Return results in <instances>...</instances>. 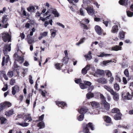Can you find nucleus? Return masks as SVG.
Returning <instances> with one entry per match:
<instances>
[{
    "label": "nucleus",
    "instance_id": "1",
    "mask_svg": "<svg viewBox=\"0 0 133 133\" xmlns=\"http://www.w3.org/2000/svg\"><path fill=\"white\" fill-rule=\"evenodd\" d=\"M10 45L11 44H5L4 47L3 51L5 55L6 56V58H5V56H4L3 57L2 61V65L3 66L4 65L5 63V64L7 63L10 59L9 56L7 55V51H10L11 50Z\"/></svg>",
    "mask_w": 133,
    "mask_h": 133
},
{
    "label": "nucleus",
    "instance_id": "2",
    "mask_svg": "<svg viewBox=\"0 0 133 133\" xmlns=\"http://www.w3.org/2000/svg\"><path fill=\"white\" fill-rule=\"evenodd\" d=\"M104 88L106 89L108 91L110 92V94L113 95V98L114 100L115 101H118L119 99V95L118 93L114 92L113 90L111 89V88L106 85H105Z\"/></svg>",
    "mask_w": 133,
    "mask_h": 133
},
{
    "label": "nucleus",
    "instance_id": "3",
    "mask_svg": "<svg viewBox=\"0 0 133 133\" xmlns=\"http://www.w3.org/2000/svg\"><path fill=\"white\" fill-rule=\"evenodd\" d=\"M89 128H90L92 130H94V127L92 123L90 122L88 124L84 125L83 131L84 133H90L89 132Z\"/></svg>",
    "mask_w": 133,
    "mask_h": 133
},
{
    "label": "nucleus",
    "instance_id": "4",
    "mask_svg": "<svg viewBox=\"0 0 133 133\" xmlns=\"http://www.w3.org/2000/svg\"><path fill=\"white\" fill-rule=\"evenodd\" d=\"M122 96L124 99L130 100L132 98V95L130 94L128 92L124 91L122 92Z\"/></svg>",
    "mask_w": 133,
    "mask_h": 133
},
{
    "label": "nucleus",
    "instance_id": "5",
    "mask_svg": "<svg viewBox=\"0 0 133 133\" xmlns=\"http://www.w3.org/2000/svg\"><path fill=\"white\" fill-rule=\"evenodd\" d=\"M2 38L4 42L8 41V42L11 41V36L7 32H4L2 34Z\"/></svg>",
    "mask_w": 133,
    "mask_h": 133
},
{
    "label": "nucleus",
    "instance_id": "6",
    "mask_svg": "<svg viewBox=\"0 0 133 133\" xmlns=\"http://www.w3.org/2000/svg\"><path fill=\"white\" fill-rule=\"evenodd\" d=\"M89 89L88 91L89 93L87 94L86 95V97L88 99H89L90 98L93 97L94 96L93 93H91L92 90L93 89L94 86L91 85V84H89Z\"/></svg>",
    "mask_w": 133,
    "mask_h": 133
},
{
    "label": "nucleus",
    "instance_id": "7",
    "mask_svg": "<svg viewBox=\"0 0 133 133\" xmlns=\"http://www.w3.org/2000/svg\"><path fill=\"white\" fill-rule=\"evenodd\" d=\"M14 58L19 63L22 64L24 61V59L23 57L19 56L17 52L15 53L14 54Z\"/></svg>",
    "mask_w": 133,
    "mask_h": 133
},
{
    "label": "nucleus",
    "instance_id": "8",
    "mask_svg": "<svg viewBox=\"0 0 133 133\" xmlns=\"http://www.w3.org/2000/svg\"><path fill=\"white\" fill-rule=\"evenodd\" d=\"M2 24H5L3 26L4 28H7L8 25L7 21L8 20V18L7 17V15H4L2 17Z\"/></svg>",
    "mask_w": 133,
    "mask_h": 133
},
{
    "label": "nucleus",
    "instance_id": "9",
    "mask_svg": "<svg viewBox=\"0 0 133 133\" xmlns=\"http://www.w3.org/2000/svg\"><path fill=\"white\" fill-rule=\"evenodd\" d=\"M95 29L97 33L99 35H102L103 30L99 26L96 25Z\"/></svg>",
    "mask_w": 133,
    "mask_h": 133
},
{
    "label": "nucleus",
    "instance_id": "10",
    "mask_svg": "<svg viewBox=\"0 0 133 133\" xmlns=\"http://www.w3.org/2000/svg\"><path fill=\"white\" fill-rule=\"evenodd\" d=\"M56 104L59 107H60L62 109H63L64 107L66 106V103L63 102L57 101L56 102Z\"/></svg>",
    "mask_w": 133,
    "mask_h": 133
},
{
    "label": "nucleus",
    "instance_id": "11",
    "mask_svg": "<svg viewBox=\"0 0 133 133\" xmlns=\"http://www.w3.org/2000/svg\"><path fill=\"white\" fill-rule=\"evenodd\" d=\"M104 108L107 110H108L110 108V105L109 103L106 101L102 103Z\"/></svg>",
    "mask_w": 133,
    "mask_h": 133
},
{
    "label": "nucleus",
    "instance_id": "12",
    "mask_svg": "<svg viewBox=\"0 0 133 133\" xmlns=\"http://www.w3.org/2000/svg\"><path fill=\"white\" fill-rule=\"evenodd\" d=\"M118 31L117 25H114L112 28L111 32L113 33H117Z\"/></svg>",
    "mask_w": 133,
    "mask_h": 133
},
{
    "label": "nucleus",
    "instance_id": "13",
    "mask_svg": "<svg viewBox=\"0 0 133 133\" xmlns=\"http://www.w3.org/2000/svg\"><path fill=\"white\" fill-rule=\"evenodd\" d=\"M19 87L17 85L15 86L12 88V94L14 95L15 94L16 92H19Z\"/></svg>",
    "mask_w": 133,
    "mask_h": 133
},
{
    "label": "nucleus",
    "instance_id": "14",
    "mask_svg": "<svg viewBox=\"0 0 133 133\" xmlns=\"http://www.w3.org/2000/svg\"><path fill=\"white\" fill-rule=\"evenodd\" d=\"M128 0H120L118 2L121 5L126 6L128 5Z\"/></svg>",
    "mask_w": 133,
    "mask_h": 133
},
{
    "label": "nucleus",
    "instance_id": "15",
    "mask_svg": "<svg viewBox=\"0 0 133 133\" xmlns=\"http://www.w3.org/2000/svg\"><path fill=\"white\" fill-rule=\"evenodd\" d=\"M88 110V109L86 107H84L81 108L80 110H78V111L80 114H84L87 112Z\"/></svg>",
    "mask_w": 133,
    "mask_h": 133
},
{
    "label": "nucleus",
    "instance_id": "16",
    "mask_svg": "<svg viewBox=\"0 0 133 133\" xmlns=\"http://www.w3.org/2000/svg\"><path fill=\"white\" fill-rule=\"evenodd\" d=\"M25 116L26 118L24 120V122H29L32 120V119L30 114L26 115H25Z\"/></svg>",
    "mask_w": 133,
    "mask_h": 133
},
{
    "label": "nucleus",
    "instance_id": "17",
    "mask_svg": "<svg viewBox=\"0 0 133 133\" xmlns=\"http://www.w3.org/2000/svg\"><path fill=\"white\" fill-rule=\"evenodd\" d=\"M27 42L29 44H31L34 41V39L30 36L29 34L27 35Z\"/></svg>",
    "mask_w": 133,
    "mask_h": 133
},
{
    "label": "nucleus",
    "instance_id": "18",
    "mask_svg": "<svg viewBox=\"0 0 133 133\" xmlns=\"http://www.w3.org/2000/svg\"><path fill=\"white\" fill-rule=\"evenodd\" d=\"M122 114L120 112L114 115V118L116 120H120L121 119Z\"/></svg>",
    "mask_w": 133,
    "mask_h": 133
},
{
    "label": "nucleus",
    "instance_id": "19",
    "mask_svg": "<svg viewBox=\"0 0 133 133\" xmlns=\"http://www.w3.org/2000/svg\"><path fill=\"white\" fill-rule=\"evenodd\" d=\"M125 32L123 31H120L119 33V37L121 39L123 40L125 38Z\"/></svg>",
    "mask_w": 133,
    "mask_h": 133
},
{
    "label": "nucleus",
    "instance_id": "20",
    "mask_svg": "<svg viewBox=\"0 0 133 133\" xmlns=\"http://www.w3.org/2000/svg\"><path fill=\"white\" fill-rule=\"evenodd\" d=\"M90 102L91 103V106L94 108H97L99 106L98 103L95 101Z\"/></svg>",
    "mask_w": 133,
    "mask_h": 133
},
{
    "label": "nucleus",
    "instance_id": "21",
    "mask_svg": "<svg viewBox=\"0 0 133 133\" xmlns=\"http://www.w3.org/2000/svg\"><path fill=\"white\" fill-rule=\"evenodd\" d=\"M63 64H61H61L59 63H56L55 64V68L58 70H60L61 69L62 67L63 66Z\"/></svg>",
    "mask_w": 133,
    "mask_h": 133
},
{
    "label": "nucleus",
    "instance_id": "22",
    "mask_svg": "<svg viewBox=\"0 0 133 133\" xmlns=\"http://www.w3.org/2000/svg\"><path fill=\"white\" fill-rule=\"evenodd\" d=\"M97 81L100 83H106L107 82L106 79L104 77H101L98 79Z\"/></svg>",
    "mask_w": 133,
    "mask_h": 133
},
{
    "label": "nucleus",
    "instance_id": "23",
    "mask_svg": "<svg viewBox=\"0 0 133 133\" xmlns=\"http://www.w3.org/2000/svg\"><path fill=\"white\" fill-rule=\"evenodd\" d=\"M88 84H79V86L81 89H84L88 87L89 85Z\"/></svg>",
    "mask_w": 133,
    "mask_h": 133
},
{
    "label": "nucleus",
    "instance_id": "24",
    "mask_svg": "<svg viewBox=\"0 0 133 133\" xmlns=\"http://www.w3.org/2000/svg\"><path fill=\"white\" fill-rule=\"evenodd\" d=\"M95 74H96L103 75H104V73L103 70H98L96 72Z\"/></svg>",
    "mask_w": 133,
    "mask_h": 133
},
{
    "label": "nucleus",
    "instance_id": "25",
    "mask_svg": "<svg viewBox=\"0 0 133 133\" xmlns=\"http://www.w3.org/2000/svg\"><path fill=\"white\" fill-rule=\"evenodd\" d=\"M17 125H19L22 126V127H26L29 125V123L26 122H23L20 123L19 122H18L16 123Z\"/></svg>",
    "mask_w": 133,
    "mask_h": 133
},
{
    "label": "nucleus",
    "instance_id": "26",
    "mask_svg": "<svg viewBox=\"0 0 133 133\" xmlns=\"http://www.w3.org/2000/svg\"><path fill=\"white\" fill-rule=\"evenodd\" d=\"M14 111L12 109L8 111L5 112V115L7 116H9L14 113Z\"/></svg>",
    "mask_w": 133,
    "mask_h": 133
},
{
    "label": "nucleus",
    "instance_id": "27",
    "mask_svg": "<svg viewBox=\"0 0 133 133\" xmlns=\"http://www.w3.org/2000/svg\"><path fill=\"white\" fill-rule=\"evenodd\" d=\"M122 47L118 45H116L112 47V50L114 51H117L121 50Z\"/></svg>",
    "mask_w": 133,
    "mask_h": 133
},
{
    "label": "nucleus",
    "instance_id": "28",
    "mask_svg": "<svg viewBox=\"0 0 133 133\" xmlns=\"http://www.w3.org/2000/svg\"><path fill=\"white\" fill-rule=\"evenodd\" d=\"M79 23L81 24V26L84 29L87 30L89 29V27L85 24L82 23V22H80Z\"/></svg>",
    "mask_w": 133,
    "mask_h": 133
},
{
    "label": "nucleus",
    "instance_id": "29",
    "mask_svg": "<svg viewBox=\"0 0 133 133\" xmlns=\"http://www.w3.org/2000/svg\"><path fill=\"white\" fill-rule=\"evenodd\" d=\"M94 108L93 109V111H92V112H90V114H91L93 115H96V114H99V111L98 110V109H96V108H94Z\"/></svg>",
    "mask_w": 133,
    "mask_h": 133
},
{
    "label": "nucleus",
    "instance_id": "30",
    "mask_svg": "<svg viewBox=\"0 0 133 133\" xmlns=\"http://www.w3.org/2000/svg\"><path fill=\"white\" fill-rule=\"evenodd\" d=\"M37 126L39 127L40 129L43 128L45 127L44 123L43 121L40 122L38 123Z\"/></svg>",
    "mask_w": 133,
    "mask_h": 133
},
{
    "label": "nucleus",
    "instance_id": "31",
    "mask_svg": "<svg viewBox=\"0 0 133 133\" xmlns=\"http://www.w3.org/2000/svg\"><path fill=\"white\" fill-rule=\"evenodd\" d=\"M5 108H9L11 106V104L9 102L6 101L3 103Z\"/></svg>",
    "mask_w": 133,
    "mask_h": 133
},
{
    "label": "nucleus",
    "instance_id": "32",
    "mask_svg": "<svg viewBox=\"0 0 133 133\" xmlns=\"http://www.w3.org/2000/svg\"><path fill=\"white\" fill-rule=\"evenodd\" d=\"M52 13L54 15L55 17H58L59 16V14L55 9L52 11Z\"/></svg>",
    "mask_w": 133,
    "mask_h": 133
},
{
    "label": "nucleus",
    "instance_id": "33",
    "mask_svg": "<svg viewBox=\"0 0 133 133\" xmlns=\"http://www.w3.org/2000/svg\"><path fill=\"white\" fill-rule=\"evenodd\" d=\"M104 120L107 123H110L111 121V118L108 116H105L104 117Z\"/></svg>",
    "mask_w": 133,
    "mask_h": 133
},
{
    "label": "nucleus",
    "instance_id": "34",
    "mask_svg": "<svg viewBox=\"0 0 133 133\" xmlns=\"http://www.w3.org/2000/svg\"><path fill=\"white\" fill-rule=\"evenodd\" d=\"M0 119L1 121V124H2L5 123L7 121V120L6 118L3 116L0 117Z\"/></svg>",
    "mask_w": 133,
    "mask_h": 133
},
{
    "label": "nucleus",
    "instance_id": "35",
    "mask_svg": "<svg viewBox=\"0 0 133 133\" xmlns=\"http://www.w3.org/2000/svg\"><path fill=\"white\" fill-rule=\"evenodd\" d=\"M69 58L67 57H64L62 59V62L63 63L66 64L68 63Z\"/></svg>",
    "mask_w": 133,
    "mask_h": 133
},
{
    "label": "nucleus",
    "instance_id": "36",
    "mask_svg": "<svg viewBox=\"0 0 133 133\" xmlns=\"http://www.w3.org/2000/svg\"><path fill=\"white\" fill-rule=\"evenodd\" d=\"M111 112L113 113H116V114L120 112L119 110L117 108H114L112 109V110Z\"/></svg>",
    "mask_w": 133,
    "mask_h": 133
},
{
    "label": "nucleus",
    "instance_id": "37",
    "mask_svg": "<svg viewBox=\"0 0 133 133\" xmlns=\"http://www.w3.org/2000/svg\"><path fill=\"white\" fill-rule=\"evenodd\" d=\"M124 75L126 76L127 77H128V80H129L130 78H129V74L128 70L127 69H125L124 71Z\"/></svg>",
    "mask_w": 133,
    "mask_h": 133
},
{
    "label": "nucleus",
    "instance_id": "38",
    "mask_svg": "<svg viewBox=\"0 0 133 133\" xmlns=\"http://www.w3.org/2000/svg\"><path fill=\"white\" fill-rule=\"evenodd\" d=\"M84 117V115L82 114L79 115L77 117V119L79 121H82Z\"/></svg>",
    "mask_w": 133,
    "mask_h": 133
},
{
    "label": "nucleus",
    "instance_id": "39",
    "mask_svg": "<svg viewBox=\"0 0 133 133\" xmlns=\"http://www.w3.org/2000/svg\"><path fill=\"white\" fill-rule=\"evenodd\" d=\"M85 37H83L82 39H81L79 41V42L76 43V45H79L80 44L83 43L84 41L85 40Z\"/></svg>",
    "mask_w": 133,
    "mask_h": 133
},
{
    "label": "nucleus",
    "instance_id": "40",
    "mask_svg": "<svg viewBox=\"0 0 133 133\" xmlns=\"http://www.w3.org/2000/svg\"><path fill=\"white\" fill-rule=\"evenodd\" d=\"M127 16L129 17H131L133 15V12H132L129 10L127 11Z\"/></svg>",
    "mask_w": 133,
    "mask_h": 133
},
{
    "label": "nucleus",
    "instance_id": "41",
    "mask_svg": "<svg viewBox=\"0 0 133 133\" xmlns=\"http://www.w3.org/2000/svg\"><path fill=\"white\" fill-rule=\"evenodd\" d=\"M106 75L108 76V77H111L112 75V74L111 71L109 70H107L105 72Z\"/></svg>",
    "mask_w": 133,
    "mask_h": 133
},
{
    "label": "nucleus",
    "instance_id": "42",
    "mask_svg": "<svg viewBox=\"0 0 133 133\" xmlns=\"http://www.w3.org/2000/svg\"><path fill=\"white\" fill-rule=\"evenodd\" d=\"M114 88L117 91H118L119 89V87L117 84H115L114 85Z\"/></svg>",
    "mask_w": 133,
    "mask_h": 133
},
{
    "label": "nucleus",
    "instance_id": "43",
    "mask_svg": "<svg viewBox=\"0 0 133 133\" xmlns=\"http://www.w3.org/2000/svg\"><path fill=\"white\" fill-rule=\"evenodd\" d=\"M27 10L29 12H30L32 10H33V11L34 12V11L35 10V7L33 6H30L27 8Z\"/></svg>",
    "mask_w": 133,
    "mask_h": 133
},
{
    "label": "nucleus",
    "instance_id": "44",
    "mask_svg": "<svg viewBox=\"0 0 133 133\" xmlns=\"http://www.w3.org/2000/svg\"><path fill=\"white\" fill-rule=\"evenodd\" d=\"M7 75L10 78L12 77L13 75V72L12 71H9Z\"/></svg>",
    "mask_w": 133,
    "mask_h": 133
},
{
    "label": "nucleus",
    "instance_id": "45",
    "mask_svg": "<svg viewBox=\"0 0 133 133\" xmlns=\"http://www.w3.org/2000/svg\"><path fill=\"white\" fill-rule=\"evenodd\" d=\"M14 65L15 69L16 70H18L19 68V66L16 63V62H14Z\"/></svg>",
    "mask_w": 133,
    "mask_h": 133
},
{
    "label": "nucleus",
    "instance_id": "46",
    "mask_svg": "<svg viewBox=\"0 0 133 133\" xmlns=\"http://www.w3.org/2000/svg\"><path fill=\"white\" fill-rule=\"evenodd\" d=\"M101 98L102 100V103H103L105 101H106V99L104 97L102 94H101L100 95Z\"/></svg>",
    "mask_w": 133,
    "mask_h": 133
},
{
    "label": "nucleus",
    "instance_id": "47",
    "mask_svg": "<svg viewBox=\"0 0 133 133\" xmlns=\"http://www.w3.org/2000/svg\"><path fill=\"white\" fill-rule=\"evenodd\" d=\"M4 109L5 108L3 103L0 104V111H1Z\"/></svg>",
    "mask_w": 133,
    "mask_h": 133
},
{
    "label": "nucleus",
    "instance_id": "48",
    "mask_svg": "<svg viewBox=\"0 0 133 133\" xmlns=\"http://www.w3.org/2000/svg\"><path fill=\"white\" fill-rule=\"evenodd\" d=\"M115 79L116 81L117 82H120L121 81V80L120 78L118 75H116V76Z\"/></svg>",
    "mask_w": 133,
    "mask_h": 133
},
{
    "label": "nucleus",
    "instance_id": "49",
    "mask_svg": "<svg viewBox=\"0 0 133 133\" xmlns=\"http://www.w3.org/2000/svg\"><path fill=\"white\" fill-rule=\"evenodd\" d=\"M44 115L42 114L41 116L39 117V119L37 120V121L39 122L40 121H42L44 119Z\"/></svg>",
    "mask_w": 133,
    "mask_h": 133
},
{
    "label": "nucleus",
    "instance_id": "50",
    "mask_svg": "<svg viewBox=\"0 0 133 133\" xmlns=\"http://www.w3.org/2000/svg\"><path fill=\"white\" fill-rule=\"evenodd\" d=\"M52 30H54L53 29H51L50 30L51 33V36L53 37H54L56 35V31H55L52 32Z\"/></svg>",
    "mask_w": 133,
    "mask_h": 133
},
{
    "label": "nucleus",
    "instance_id": "51",
    "mask_svg": "<svg viewBox=\"0 0 133 133\" xmlns=\"http://www.w3.org/2000/svg\"><path fill=\"white\" fill-rule=\"evenodd\" d=\"M8 88V85L7 84H6L4 85L2 89V90L3 91H5L7 90Z\"/></svg>",
    "mask_w": 133,
    "mask_h": 133
},
{
    "label": "nucleus",
    "instance_id": "52",
    "mask_svg": "<svg viewBox=\"0 0 133 133\" xmlns=\"http://www.w3.org/2000/svg\"><path fill=\"white\" fill-rule=\"evenodd\" d=\"M76 83H82V81L81 78H78L75 79V81Z\"/></svg>",
    "mask_w": 133,
    "mask_h": 133
},
{
    "label": "nucleus",
    "instance_id": "53",
    "mask_svg": "<svg viewBox=\"0 0 133 133\" xmlns=\"http://www.w3.org/2000/svg\"><path fill=\"white\" fill-rule=\"evenodd\" d=\"M23 10L22 14L23 16H26V12L24 10V9L22 7L21 9V11Z\"/></svg>",
    "mask_w": 133,
    "mask_h": 133
},
{
    "label": "nucleus",
    "instance_id": "54",
    "mask_svg": "<svg viewBox=\"0 0 133 133\" xmlns=\"http://www.w3.org/2000/svg\"><path fill=\"white\" fill-rule=\"evenodd\" d=\"M6 74L5 72L4 71L2 70L0 71V77H3Z\"/></svg>",
    "mask_w": 133,
    "mask_h": 133
},
{
    "label": "nucleus",
    "instance_id": "55",
    "mask_svg": "<svg viewBox=\"0 0 133 133\" xmlns=\"http://www.w3.org/2000/svg\"><path fill=\"white\" fill-rule=\"evenodd\" d=\"M81 72L83 74L85 75L87 73V71L84 68L82 69Z\"/></svg>",
    "mask_w": 133,
    "mask_h": 133
},
{
    "label": "nucleus",
    "instance_id": "56",
    "mask_svg": "<svg viewBox=\"0 0 133 133\" xmlns=\"http://www.w3.org/2000/svg\"><path fill=\"white\" fill-rule=\"evenodd\" d=\"M111 61H112L111 60H109L106 61H103V64L104 65H107V63H108L109 62H111Z\"/></svg>",
    "mask_w": 133,
    "mask_h": 133
},
{
    "label": "nucleus",
    "instance_id": "57",
    "mask_svg": "<svg viewBox=\"0 0 133 133\" xmlns=\"http://www.w3.org/2000/svg\"><path fill=\"white\" fill-rule=\"evenodd\" d=\"M68 1L70 3H73V2L76 3H78V2L79 0H68Z\"/></svg>",
    "mask_w": 133,
    "mask_h": 133
},
{
    "label": "nucleus",
    "instance_id": "58",
    "mask_svg": "<svg viewBox=\"0 0 133 133\" xmlns=\"http://www.w3.org/2000/svg\"><path fill=\"white\" fill-rule=\"evenodd\" d=\"M48 33L47 32H44L43 33H41V35L42 36L45 37L47 35Z\"/></svg>",
    "mask_w": 133,
    "mask_h": 133
},
{
    "label": "nucleus",
    "instance_id": "59",
    "mask_svg": "<svg viewBox=\"0 0 133 133\" xmlns=\"http://www.w3.org/2000/svg\"><path fill=\"white\" fill-rule=\"evenodd\" d=\"M94 2V0H85L84 2L88 4H89L91 2Z\"/></svg>",
    "mask_w": 133,
    "mask_h": 133
},
{
    "label": "nucleus",
    "instance_id": "60",
    "mask_svg": "<svg viewBox=\"0 0 133 133\" xmlns=\"http://www.w3.org/2000/svg\"><path fill=\"white\" fill-rule=\"evenodd\" d=\"M20 36L21 37L22 39H23L24 38L25 35L23 32L20 34Z\"/></svg>",
    "mask_w": 133,
    "mask_h": 133
},
{
    "label": "nucleus",
    "instance_id": "61",
    "mask_svg": "<svg viewBox=\"0 0 133 133\" xmlns=\"http://www.w3.org/2000/svg\"><path fill=\"white\" fill-rule=\"evenodd\" d=\"M47 92L46 91H42L41 95L43 97H45V94L47 93Z\"/></svg>",
    "mask_w": 133,
    "mask_h": 133
},
{
    "label": "nucleus",
    "instance_id": "62",
    "mask_svg": "<svg viewBox=\"0 0 133 133\" xmlns=\"http://www.w3.org/2000/svg\"><path fill=\"white\" fill-rule=\"evenodd\" d=\"M29 79L30 83H33V81L32 79V76L31 75H29Z\"/></svg>",
    "mask_w": 133,
    "mask_h": 133
},
{
    "label": "nucleus",
    "instance_id": "63",
    "mask_svg": "<svg viewBox=\"0 0 133 133\" xmlns=\"http://www.w3.org/2000/svg\"><path fill=\"white\" fill-rule=\"evenodd\" d=\"M93 2L94 4L96 5L97 8H99V6H100V5L98 4L97 2L94 0V2Z\"/></svg>",
    "mask_w": 133,
    "mask_h": 133
},
{
    "label": "nucleus",
    "instance_id": "64",
    "mask_svg": "<svg viewBox=\"0 0 133 133\" xmlns=\"http://www.w3.org/2000/svg\"><path fill=\"white\" fill-rule=\"evenodd\" d=\"M90 65H87L84 68L88 71L90 69Z\"/></svg>",
    "mask_w": 133,
    "mask_h": 133
}]
</instances>
